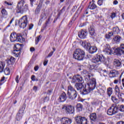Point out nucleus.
<instances>
[{"label": "nucleus", "instance_id": "nucleus-63", "mask_svg": "<svg viewBox=\"0 0 124 124\" xmlns=\"http://www.w3.org/2000/svg\"><path fill=\"white\" fill-rule=\"evenodd\" d=\"M122 18H123V19H124V13L122 15Z\"/></svg>", "mask_w": 124, "mask_h": 124}, {"label": "nucleus", "instance_id": "nucleus-31", "mask_svg": "<svg viewBox=\"0 0 124 124\" xmlns=\"http://www.w3.org/2000/svg\"><path fill=\"white\" fill-rule=\"evenodd\" d=\"M113 40H114L115 43H118L121 41V36H116L114 38H113Z\"/></svg>", "mask_w": 124, "mask_h": 124}, {"label": "nucleus", "instance_id": "nucleus-44", "mask_svg": "<svg viewBox=\"0 0 124 124\" xmlns=\"http://www.w3.org/2000/svg\"><path fill=\"white\" fill-rule=\"evenodd\" d=\"M35 0H30V4L31 7L33 6V2H35Z\"/></svg>", "mask_w": 124, "mask_h": 124}, {"label": "nucleus", "instance_id": "nucleus-54", "mask_svg": "<svg viewBox=\"0 0 124 124\" xmlns=\"http://www.w3.org/2000/svg\"><path fill=\"white\" fill-rule=\"evenodd\" d=\"M4 4H7V5H10V6L12 5V4H11V3H9V2H8L7 1H5L4 2Z\"/></svg>", "mask_w": 124, "mask_h": 124}, {"label": "nucleus", "instance_id": "nucleus-40", "mask_svg": "<svg viewBox=\"0 0 124 124\" xmlns=\"http://www.w3.org/2000/svg\"><path fill=\"white\" fill-rule=\"evenodd\" d=\"M49 101V97L47 96L44 97V102H47Z\"/></svg>", "mask_w": 124, "mask_h": 124}, {"label": "nucleus", "instance_id": "nucleus-22", "mask_svg": "<svg viewBox=\"0 0 124 124\" xmlns=\"http://www.w3.org/2000/svg\"><path fill=\"white\" fill-rule=\"evenodd\" d=\"M90 54H93V53H95L96 51H97V47L96 46H91L89 47L88 50Z\"/></svg>", "mask_w": 124, "mask_h": 124}, {"label": "nucleus", "instance_id": "nucleus-60", "mask_svg": "<svg viewBox=\"0 0 124 124\" xmlns=\"http://www.w3.org/2000/svg\"><path fill=\"white\" fill-rule=\"evenodd\" d=\"M49 3H50V1L46 0V4H49Z\"/></svg>", "mask_w": 124, "mask_h": 124}, {"label": "nucleus", "instance_id": "nucleus-4", "mask_svg": "<svg viewBox=\"0 0 124 124\" xmlns=\"http://www.w3.org/2000/svg\"><path fill=\"white\" fill-rule=\"evenodd\" d=\"M67 94L69 99L71 100H74L77 97V91L71 85H69L68 87Z\"/></svg>", "mask_w": 124, "mask_h": 124}, {"label": "nucleus", "instance_id": "nucleus-14", "mask_svg": "<svg viewBox=\"0 0 124 124\" xmlns=\"http://www.w3.org/2000/svg\"><path fill=\"white\" fill-rule=\"evenodd\" d=\"M24 112H25V108L21 107L16 114V119L17 121L22 120V118H23V115H24Z\"/></svg>", "mask_w": 124, "mask_h": 124}, {"label": "nucleus", "instance_id": "nucleus-10", "mask_svg": "<svg viewBox=\"0 0 124 124\" xmlns=\"http://www.w3.org/2000/svg\"><path fill=\"white\" fill-rule=\"evenodd\" d=\"M115 94L118 97L121 101H124V93H121L120 88L118 85H116L115 87Z\"/></svg>", "mask_w": 124, "mask_h": 124}, {"label": "nucleus", "instance_id": "nucleus-56", "mask_svg": "<svg viewBox=\"0 0 124 124\" xmlns=\"http://www.w3.org/2000/svg\"><path fill=\"white\" fill-rule=\"evenodd\" d=\"M117 124H124V122L123 121L117 122Z\"/></svg>", "mask_w": 124, "mask_h": 124}, {"label": "nucleus", "instance_id": "nucleus-52", "mask_svg": "<svg viewBox=\"0 0 124 124\" xmlns=\"http://www.w3.org/2000/svg\"><path fill=\"white\" fill-rule=\"evenodd\" d=\"M39 69V67L38 66H36L34 68L35 71H37V70H38Z\"/></svg>", "mask_w": 124, "mask_h": 124}, {"label": "nucleus", "instance_id": "nucleus-5", "mask_svg": "<svg viewBox=\"0 0 124 124\" xmlns=\"http://www.w3.org/2000/svg\"><path fill=\"white\" fill-rule=\"evenodd\" d=\"M10 39L11 42H23L25 39L23 38L22 35L17 34L15 32L12 33L10 36Z\"/></svg>", "mask_w": 124, "mask_h": 124}, {"label": "nucleus", "instance_id": "nucleus-57", "mask_svg": "<svg viewBox=\"0 0 124 124\" xmlns=\"http://www.w3.org/2000/svg\"><path fill=\"white\" fill-rule=\"evenodd\" d=\"M35 50V49L34 48V47L30 48L31 52H33Z\"/></svg>", "mask_w": 124, "mask_h": 124}, {"label": "nucleus", "instance_id": "nucleus-24", "mask_svg": "<svg viewBox=\"0 0 124 124\" xmlns=\"http://www.w3.org/2000/svg\"><path fill=\"white\" fill-rule=\"evenodd\" d=\"M97 117L95 113H92L90 115V119L92 122H95Z\"/></svg>", "mask_w": 124, "mask_h": 124}, {"label": "nucleus", "instance_id": "nucleus-23", "mask_svg": "<svg viewBox=\"0 0 124 124\" xmlns=\"http://www.w3.org/2000/svg\"><path fill=\"white\" fill-rule=\"evenodd\" d=\"M88 30L90 35H92V36H93V35H94V27H93V26H90L89 27Z\"/></svg>", "mask_w": 124, "mask_h": 124}, {"label": "nucleus", "instance_id": "nucleus-12", "mask_svg": "<svg viewBox=\"0 0 124 124\" xmlns=\"http://www.w3.org/2000/svg\"><path fill=\"white\" fill-rule=\"evenodd\" d=\"M22 46H23V45H20L19 44H16L15 45L14 52L13 53L14 54H16V57H19L21 50L23 49Z\"/></svg>", "mask_w": 124, "mask_h": 124}, {"label": "nucleus", "instance_id": "nucleus-1", "mask_svg": "<svg viewBox=\"0 0 124 124\" xmlns=\"http://www.w3.org/2000/svg\"><path fill=\"white\" fill-rule=\"evenodd\" d=\"M93 75L90 74L87 76V78L89 79L87 85L84 87V85L82 83L83 82V78L80 75H77L73 78V83L78 82L75 84V87L77 91H79L81 92V94L85 95L88 94L92 91H93L95 89L96 85V81L95 78H93Z\"/></svg>", "mask_w": 124, "mask_h": 124}, {"label": "nucleus", "instance_id": "nucleus-35", "mask_svg": "<svg viewBox=\"0 0 124 124\" xmlns=\"http://www.w3.org/2000/svg\"><path fill=\"white\" fill-rule=\"evenodd\" d=\"M15 62V58H14V57H11L10 58V59L8 61V63H10V62H11V63H13V62Z\"/></svg>", "mask_w": 124, "mask_h": 124}, {"label": "nucleus", "instance_id": "nucleus-25", "mask_svg": "<svg viewBox=\"0 0 124 124\" xmlns=\"http://www.w3.org/2000/svg\"><path fill=\"white\" fill-rule=\"evenodd\" d=\"M77 112H82L83 110V105L78 103L76 106Z\"/></svg>", "mask_w": 124, "mask_h": 124}, {"label": "nucleus", "instance_id": "nucleus-9", "mask_svg": "<svg viewBox=\"0 0 124 124\" xmlns=\"http://www.w3.org/2000/svg\"><path fill=\"white\" fill-rule=\"evenodd\" d=\"M18 25L20 28L22 29H25V28L27 27L28 25V17H27L26 16H22V18L19 20Z\"/></svg>", "mask_w": 124, "mask_h": 124}, {"label": "nucleus", "instance_id": "nucleus-61", "mask_svg": "<svg viewBox=\"0 0 124 124\" xmlns=\"http://www.w3.org/2000/svg\"><path fill=\"white\" fill-rule=\"evenodd\" d=\"M123 74H124V72H123L122 73H121V75H120V78H121L122 77V76H123Z\"/></svg>", "mask_w": 124, "mask_h": 124}, {"label": "nucleus", "instance_id": "nucleus-47", "mask_svg": "<svg viewBox=\"0 0 124 124\" xmlns=\"http://www.w3.org/2000/svg\"><path fill=\"white\" fill-rule=\"evenodd\" d=\"M103 72L104 76H107V74H108V73L107 72V71H106V70H104L103 71Z\"/></svg>", "mask_w": 124, "mask_h": 124}, {"label": "nucleus", "instance_id": "nucleus-39", "mask_svg": "<svg viewBox=\"0 0 124 124\" xmlns=\"http://www.w3.org/2000/svg\"><path fill=\"white\" fill-rule=\"evenodd\" d=\"M5 79V78L3 77L0 80V86H1L2 84L4 83L3 81H4V79Z\"/></svg>", "mask_w": 124, "mask_h": 124}, {"label": "nucleus", "instance_id": "nucleus-49", "mask_svg": "<svg viewBox=\"0 0 124 124\" xmlns=\"http://www.w3.org/2000/svg\"><path fill=\"white\" fill-rule=\"evenodd\" d=\"M31 79L32 80V81H35V76L34 75H32L31 77Z\"/></svg>", "mask_w": 124, "mask_h": 124}, {"label": "nucleus", "instance_id": "nucleus-32", "mask_svg": "<svg viewBox=\"0 0 124 124\" xmlns=\"http://www.w3.org/2000/svg\"><path fill=\"white\" fill-rule=\"evenodd\" d=\"M112 35H114V33H113V32H109L108 34H106V38H107V39H110V38H111V36H112Z\"/></svg>", "mask_w": 124, "mask_h": 124}, {"label": "nucleus", "instance_id": "nucleus-27", "mask_svg": "<svg viewBox=\"0 0 124 124\" xmlns=\"http://www.w3.org/2000/svg\"><path fill=\"white\" fill-rule=\"evenodd\" d=\"M5 64L3 62H0V73L3 72Z\"/></svg>", "mask_w": 124, "mask_h": 124}, {"label": "nucleus", "instance_id": "nucleus-42", "mask_svg": "<svg viewBox=\"0 0 124 124\" xmlns=\"http://www.w3.org/2000/svg\"><path fill=\"white\" fill-rule=\"evenodd\" d=\"M110 17L112 19H113V18H115V17H116V13H111V15H110Z\"/></svg>", "mask_w": 124, "mask_h": 124}, {"label": "nucleus", "instance_id": "nucleus-62", "mask_svg": "<svg viewBox=\"0 0 124 124\" xmlns=\"http://www.w3.org/2000/svg\"><path fill=\"white\" fill-rule=\"evenodd\" d=\"M88 10H89V9L87 8V9H86V14H88L89 13V12H87Z\"/></svg>", "mask_w": 124, "mask_h": 124}, {"label": "nucleus", "instance_id": "nucleus-17", "mask_svg": "<svg viewBox=\"0 0 124 124\" xmlns=\"http://www.w3.org/2000/svg\"><path fill=\"white\" fill-rule=\"evenodd\" d=\"M115 51L116 54H124V44H121L119 48H115Z\"/></svg>", "mask_w": 124, "mask_h": 124}, {"label": "nucleus", "instance_id": "nucleus-16", "mask_svg": "<svg viewBox=\"0 0 124 124\" xmlns=\"http://www.w3.org/2000/svg\"><path fill=\"white\" fill-rule=\"evenodd\" d=\"M88 35V32L86 30H82L78 32V36L81 39L86 38L87 35Z\"/></svg>", "mask_w": 124, "mask_h": 124}, {"label": "nucleus", "instance_id": "nucleus-2", "mask_svg": "<svg viewBox=\"0 0 124 124\" xmlns=\"http://www.w3.org/2000/svg\"><path fill=\"white\" fill-rule=\"evenodd\" d=\"M25 2H26L24 0H21L18 2L16 10L17 13H21V14H23L24 12H26V11L29 9L28 4H25Z\"/></svg>", "mask_w": 124, "mask_h": 124}, {"label": "nucleus", "instance_id": "nucleus-3", "mask_svg": "<svg viewBox=\"0 0 124 124\" xmlns=\"http://www.w3.org/2000/svg\"><path fill=\"white\" fill-rule=\"evenodd\" d=\"M73 57L78 61H82L85 58V51L80 48L77 49L74 52Z\"/></svg>", "mask_w": 124, "mask_h": 124}, {"label": "nucleus", "instance_id": "nucleus-46", "mask_svg": "<svg viewBox=\"0 0 124 124\" xmlns=\"http://www.w3.org/2000/svg\"><path fill=\"white\" fill-rule=\"evenodd\" d=\"M94 68V66L93 65H89V69L90 70H93Z\"/></svg>", "mask_w": 124, "mask_h": 124}, {"label": "nucleus", "instance_id": "nucleus-41", "mask_svg": "<svg viewBox=\"0 0 124 124\" xmlns=\"http://www.w3.org/2000/svg\"><path fill=\"white\" fill-rule=\"evenodd\" d=\"M103 3V0H98V5H102V3Z\"/></svg>", "mask_w": 124, "mask_h": 124}, {"label": "nucleus", "instance_id": "nucleus-55", "mask_svg": "<svg viewBox=\"0 0 124 124\" xmlns=\"http://www.w3.org/2000/svg\"><path fill=\"white\" fill-rule=\"evenodd\" d=\"M33 27V24H30L29 25V30H31V29H32V28Z\"/></svg>", "mask_w": 124, "mask_h": 124}, {"label": "nucleus", "instance_id": "nucleus-30", "mask_svg": "<svg viewBox=\"0 0 124 124\" xmlns=\"http://www.w3.org/2000/svg\"><path fill=\"white\" fill-rule=\"evenodd\" d=\"M112 93H113V89H112V88L109 87L108 89V95L109 96V97L111 96Z\"/></svg>", "mask_w": 124, "mask_h": 124}, {"label": "nucleus", "instance_id": "nucleus-13", "mask_svg": "<svg viewBox=\"0 0 124 124\" xmlns=\"http://www.w3.org/2000/svg\"><path fill=\"white\" fill-rule=\"evenodd\" d=\"M93 62L94 63H97V62H105V58H104L102 55H97L93 59Z\"/></svg>", "mask_w": 124, "mask_h": 124}, {"label": "nucleus", "instance_id": "nucleus-38", "mask_svg": "<svg viewBox=\"0 0 124 124\" xmlns=\"http://www.w3.org/2000/svg\"><path fill=\"white\" fill-rule=\"evenodd\" d=\"M40 40V35L38 36L35 39V43L36 44H38L39 41Z\"/></svg>", "mask_w": 124, "mask_h": 124}, {"label": "nucleus", "instance_id": "nucleus-37", "mask_svg": "<svg viewBox=\"0 0 124 124\" xmlns=\"http://www.w3.org/2000/svg\"><path fill=\"white\" fill-rule=\"evenodd\" d=\"M119 109L121 112H124V106L123 105L120 106Z\"/></svg>", "mask_w": 124, "mask_h": 124}, {"label": "nucleus", "instance_id": "nucleus-11", "mask_svg": "<svg viewBox=\"0 0 124 124\" xmlns=\"http://www.w3.org/2000/svg\"><path fill=\"white\" fill-rule=\"evenodd\" d=\"M115 50L116 48H115L111 49V47L109 45L106 44L105 45L104 51V52H106L108 55H112V54H115V53H116V51H115Z\"/></svg>", "mask_w": 124, "mask_h": 124}, {"label": "nucleus", "instance_id": "nucleus-43", "mask_svg": "<svg viewBox=\"0 0 124 124\" xmlns=\"http://www.w3.org/2000/svg\"><path fill=\"white\" fill-rule=\"evenodd\" d=\"M119 83H121V79H115L114 81V84H117V83H119Z\"/></svg>", "mask_w": 124, "mask_h": 124}, {"label": "nucleus", "instance_id": "nucleus-36", "mask_svg": "<svg viewBox=\"0 0 124 124\" xmlns=\"http://www.w3.org/2000/svg\"><path fill=\"white\" fill-rule=\"evenodd\" d=\"M111 100L114 102V103H116V102H117V100H118V99H117V98H116V96H111Z\"/></svg>", "mask_w": 124, "mask_h": 124}, {"label": "nucleus", "instance_id": "nucleus-28", "mask_svg": "<svg viewBox=\"0 0 124 124\" xmlns=\"http://www.w3.org/2000/svg\"><path fill=\"white\" fill-rule=\"evenodd\" d=\"M1 13L3 16V17H7V15H8V14L7 13V11H6V10L5 9H2L1 10Z\"/></svg>", "mask_w": 124, "mask_h": 124}, {"label": "nucleus", "instance_id": "nucleus-18", "mask_svg": "<svg viewBox=\"0 0 124 124\" xmlns=\"http://www.w3.org/2000/svg\"><path fill=\"white\" fill-rule=\"evenodd\" d=\"M80 44L84 49H86V50H89L90 48V47H91V44L88 42L86 41H80Z\"/></svg>", "mask_w": 124, "mask_h": 124}, {"label": "nucleus", "instance_id": "nucleus-53", "mask_svg": "<svg viewBox=\"0 0 124 124\" xmlns=\"http://www.w3.org/2000/svg\"><path fill=\"white\" fill-rule=\"evenodd\" d=\"M47 63H48V60H45L44 62V65L46 66V65H47Z\"/></svg>", "mask_w": 124, "mask_h": 124}, {"label": "nucleus", "instance_id": "nucleus-7", "mask_svg": "<svg viewBox=\"0 0 124 124\" xmlns=\"http://www.w3.org/2000/svg\"><path fill=\"white\" fill-rule=\"evenodd\" d=\"M62 110L65 111L67 114H73L75 112L74 107L71 105H64L62 107Z\"/></svg>", "mask_w": 124, "mask_h": 124}, {"label": "nucleus", "instance_id": "nucleus-48", "mask_svg": "<svg viewBox=\"0 0 124 124\" xmlns=\"http://www.w3.org/2000/svg\"><path fill=\"white\" fill-rule=\"evenodd\" d=\"M16 81V83H19V76L17 75L16 76V78H15Z\"/></svg>", "mask_w": 124, "mask_h": 124}, {"label": "nucleus", "instance_id": "nucleus-6", "mask_svg": "<svg viewBox=\"0 0 124 124\" xmlns=\"http://www.w3.org/2000/svg\"><path fill=\"white\" fill-rule=\"evenodd\" d=\"M74 119L76 124H88V120L85 117L77 115Z\"/></svg>", "mask_w": 124, "mask_h": 124}, {"label": "nucleus", "instance_id": "nucleus-8", "mask_svg": "<svg viewBox=\"0 0 124 124\" xmlns=\"http://www.w3.org/2000/svg\"><path fill=\"white\" fill-rule=\"evenodd\" d=\"M118 107L116 104H113L108 109L107 114L109 116H113V115H115V114H117L118 113Z\"/></svg>", "mask_w": 124, "mask_h": 124}, {"label": "nucleus", "instance_id": "nucleus-20", "mask_svg": "<svg viewBox=\"0 0 124 124\" xmlns=\"http://www.w3.org/2000/svg\"><path fill=\"white\" fill-rule=\"evenodd\" d=\"M113 63L116 68H119L122 66V62L119 60L114 59Z\"/></svg>", "mask_w": 124, "mask_h": 124}, {"label": "nucleus", "instance_id": "nucleus-19", "mask_svg": "<svg viewBox=\"0 0 124 124\" xmlns=\"http://www.w3.org/2000/svg\"><path fill=\"white\" fill-rule=\"evenodd\" d=\"M66 100V94L65 93H63L61 95L59 96L58 98V101L59 102H64Z\"/></svg>", "mask_w": 124, "mask_h": 124}, {"label": "nucleus", "instance_id": "nucleus-34", "mask_svg": "<svg viewBox=\"0 0 124 124\" xmlns=\"http://www.w3.org/2000/svg\"><path fill=\"white\" fill-rule=\"evenodd\" d=\"M40 10H41L40 5H38L35 11V14H36V15L37 14H39V12H40Z\"/></svg>", "mask_w": 124, "mask_h": 124}, {"label": "nucleus", "instance_id": "nucleus-59", "mask_svg": "<svg viewBox=\"0 0 124 124\" xmlns=\"http://www.w3.org/2000/svg\"><path fill=\"white\" fill-rule=\"evenodd\" d=\"M13 21H14V18H12V19H11V20L10 21V23H9V24H10V25H11V24H12Z\"/></svg>", "mask_w": 124, "mask_h": 124}, {"label": "nucleus", "instance_id": "nucleus-64", "mask_svg": "<svg viewBox=\"0 0 124 124\" xmlns=\"http://www.w3.org/2000/svg\"><path fill=\"white\" fill-rule=\"evenodd\" d=\"M61 2H63L64 1V0H60Z\"/></svg>", "mask_w": 124, "mask_h": 124}, {"label": "nucleus", "instance_id": "nucleus-21", "mask_svg": "<svg viewBox=\"0 0 124 124\" xmlns=\"http://www.w3.org/2000/svg\"><path fill=\"white\" fill-rule=\"evenodd\" d=\"M119 74L118 71L113 70L110 72L109 73V77L110 78H114V77H117V76Z\"/></svg>", "mask_w": 124, "mask_h": 124}, {"label": "nucleus", "instance_id": "nucleus-58", "mask_svg": "<svg viewBox=\"0 0 124 124\" xmlns=\"http://www.w3.org/2000/svg\"><path fill=\"white\" fill-rule=\"evenodd\" d=\"M52 90H48L47 93H48V94H51V93H52Z\"/></svg>", "mask_w": 124, "mask_h": 124}, {"label": "nucleus", "instance_id": "nucleus-33", "mask_svg": "<svg viewBox=\"0 0 124 124\" xmlns=\"http://www.w3.org/2000/svg\"><path fill=\"white\" fill-rule=\"evenodd\" d=\"M4 73L5 74V75H9V74H10V70L9 69V68H5V69L4 70Z\"/></svg>", "mask_w": 124, "mask_h": 124}, {"label": "nucleus", "instance_id": "nucleus-15", "mask_svg": "<svg viewBox=\"0 0 124 124\" xmlns=\"http://www.w3.org/2000/svg\"><path fill=\"white\" fill-rule=\"evenodd\" d=\"M60 121L61 124H71L72 123L71 119L65 117L60 118Z\"/></svg>", "mask_w": 124, "mask_h": 124}, {"label": "nucleus", "instance_id": "nucleus-51", "mask_svg": "<svg viewBox=\"0 0 124 124\" xmlns=\"http://www.w3.org/2000/svg\"><path fill=\"white\" fill-rule=\"evenodd\" d=\"M118 3H119V2H118V0H115L113 1V4L114 5H117V4H118Z\"/></svg>", "mask_w": 124, "mask_h": 124}, {"label": "nucleus", "instance_id": "nucleus-26", "mask_svg": "<svg viewBox=\"0 0 124 124\" xmlns=\"http://www.w3.org/2000/svg\"><path fill=\"white\" fill-rule=\"evenodd\" d=\"M112 32L113 34H119L121 32V30H120V29L118 27H114Z\"/></svg>", "mask_w": 124, "mask_h": 124}, {"label": "nucleus", "instance_id": "nucleus-29", "mask_svg": "<svg viewBox=\"0 0 124 124\" xmlns=\"http://www.w3.org/2000/svg\"><path fill=\"white\" fill-rule=\"evenodd\" d=\"M96 7H97V6H96L95 5V4H94L93 3L88 6V8H89V9H91V10L95 9V8H96Z\"/></svg>", "mask_w": 124, "mask_h": 124}, {"label": "nucleus", "instance_id": "nucleus-45", "mask_svg": "<svg viewBox=\"0 0 124 124\" xmlns=\"http://www.w3.org/2000/svg\"><path fill=\"white\" fill-rule=\"evenodd\" d=\"M53 54H54V51H51L49 54H48L47 58H50V57H52V56H53Z\"/></svg>", "mask_w": 124, "mask_h": 124}, {"label": "nucleus", "instance_id": "nucleus-50", "mask_svg": "<svg viewBox=\"0 0 124 124\" xmlns=\"http://www.w3.org/2000/svg\"><path fill=\"white\" fill-rule=\"evenodd\" d=\"M37 89H38V87H37V86H34L33 90V91H34V92H37Z\"/></svg>", "mask_w": 124, "mask_h": 124}]
</instances>
